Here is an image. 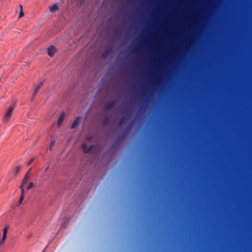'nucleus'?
<instances>
[{
    "mask_svg": "<svg viewBox=\"0 0 252 252\" xmlns=\"http://www.w3.org/2000/svg\"><path fill=\"white\" fill-rule=\"evenodd\" d=\"M112 48H107L106 51H105L106 54H108L111 53L112 52Z\"/></svg>",
    "mask_w": 252,
    "mask_h": 252,
    "instance_id": "nucleus-17",
    "label": "nucleus"
},
{
    "mask_svg": "<svg viewBox=\"0 0 252 252\" xmlns=\"http://www.w3.org/2000/svg\"><path fill=\"white\" fill-rule=\"evenodd\" d=\"M33 186H34V184L32 183H31L30 184V185L28 186L27 189L29 190V189H31L33 187Z\"/></svg>",
    "mask_w": 252,
    "mask_h": 252,
    "instance_id": "nucleus-19",
    "label": "nucleus"
},
{
    "mask_svg": "<svg viewBox=\"0 0 252 252\" xmlns=\"http://www.w3.org/2000/svg\"><path fill=\"white\" fill-rule=\"evenodd\" d=\"M15 108V106L14 105H11L8 108V109L6 111L3 117V121L4 122H8L9 119L11 118V115L12 114L13 111Z\"/></svg>",
    "mask_w": 252,
    "mask_h": 252,
    "instance_id": "nucleus-1",
    "label": "nucleus"
},
{
    "mask_svg": "<svg viewBox=\"0 0 252 252\" xmlns=\"http://www.w3.org/2000/svg\"><path fill=\"white\" fill-rule=\"evenodd\" d=\"M56 52V48L53 45L51 46L47 49V53L50 57H52Z\"/></svg>",
    "mask_w": 252,
    "mask_h": 252,
    "instance_id": "nucleus-5",
    "label": "nucleus"
},
{
    "mask_svg": "<svg viewBox=\"0 0 252 252\" xmlns=\"http://www.w3.org/2000/svg\"><path fill=\"white\" fill-rule=\"evenodd\" d=\"M43 82H44V80L42 79H40L39 80V81L37 83V84L36 85H34V86H33L34 87V92H33V94H32V100L34 98V96L37 93L39 90L43 86Z\"/></svg>",
    "mask_w": 252,
    "mask_h": 252,
    "instance_id": "nucleus-2",
    "label": "nucleus"
},
{
    "mask_svg": "<svg viewBox=\"0 0 252 252\" xmlns=\"http://www.w3.org/2000/svg\"><path fill=\"white\" fill-rule=\"evenodd\" d=\"M81 121V117H78L74 120L73 124L71 125L70 128L71 129H74L79 126Z\"/></svg>",
    "mask_w": 252,
    "mask_h": 252,
    "instance_id": "nucleus-6",
    "label": "nucleus"
},
{
    "mask_svg": "<svg viewBox=\"0 0 252 252\" xmlns=\"http://www.w3.org/2000/svg\"><path fill=\"white\" fill-rule=\"evenodd\" d=\"M34 158H32V159H31L29 161V164H30L32 163V162L34 161Z\"/></svg>",
    "mask_w": 252,
    "mask_h": 252,
    "instance_id": "nucleus-20",
    "label": "nucleus"
},
{
    "mask_svg": "<svg viewBox=\"0 0 252 252\" xmlns=\"http://www.w3.org/2000/svg\"><path fill=\"white\" fill-rule=\"evenodd\" d=\"M55 143V140H53L51 141V142L50 143V147H49L50 150H52V147L54 145Z\"/></svg>",
    "mask_w": 252,
    "mask_h": 252,
    "instance_id": "nucleus-18",
    "label": "nucleus"
},
{
    "mask_svg": "<svg viewBox=\"0 0 252 252\" xmlns=\"http://www.w3.org/2000/svg\"><path fill=\"white\" fill-rule=\"evenodd\" d=\"M64 116H65V113L64 112H62L61 114L60 117L58 120V122H57V126L58 127H59L60 126L62 123L63 122L64 117Z\"/></svg>",
    "mask_w": 252,
    "mask_h": 252,
    "instance_id": "nucleus-8",
    "label": "nucleus"
},
{
    "mask_svg": "<svg viewBox=\"0 0 252 252\" xmlns=\"http://www.w3.org/2000/svg\"><path fill=\"white\" fill-rule=\"evenodd\" d=\"M94 147V145H92L90 148L88 149L87 144L84 143L82 144L81 149L85 153H88L91 152V150Z\"/></svg>",
    "mask_w": 252,
    "mask_h": 252,
    "instance_id": "nucleus-4",
    "label": "nucleus"
},
{
    "mask_svg": "<svg viewBox=\"0 0 252 252\" xmlns=\"http://www.w3.org/2000/svg\"><path fill=\"white\" fill-rule=\"evenodd\" d=\"M24 199V189H22V190H21V194L20 195V199H19V204H21L22 203Z\"/></svg>",
    "mask_w": 252,
    "mask_h": 252,
    "instance_id": "nucleus-12",
    "label": "nucleus"
},
{
    "mask_svg": "<svg viewBox=\"0 0 252 252\" xmlns=\"http://www.w3.org/2000/svg\"><path fill=\"white\" fill-rule=\"evenodd\" d=\"M20 7L21 10H20V14L19 15V18H20L24 16V13L23 12V6L21 5H20Z\"/></svg>",
    "mask_w": 252,
    "mask_h": 252,
    "instance_id": "nucleus-14",
    "label": "nucleus"
},
{
    "mask_svg": "<svg viewBox=\"0 0 252 252\" xmlns=\"http://www.w3.org/2000/svg\"><path fill=\"white\" fill-rule=\"evenodd\" d=\"M29 178L28 177L27 174L25 176L24 178H23L22 180V183L20 187V189H21V190L22 189H23L25 185L27 183V181H28Z\"/></svg>",
    "mask_w": 252,
    "mask_h": 252,
    "instance_id": "nucleus-9",
    "label": "nucleus"
},
{
    "mask_svg": "<svg viewBox=\"0 0 252 252\" xmlns=\"http://www.w3.org/2000/svg\"><path fill=\"white\" fill-rule=\"evenodd\" d=\"M9 229V226H6L3 229V233L7 234L8 232V230Z\"/></svg>",
    "mask_w": 252,
    "mask_h": 252,
    "instance_id": "nucleus-16",
    "label": "nucleus"
},
{
    "mask_svg": "<svg viewBox=\"0 0 252 252\" xmlns=\"http://www.w3.org/2000/svg\"><path fill=\"white\" fill-rule=\"evenodd\" d=\"M125 118L123 117H121L120 119V121H119V126H121L125 122Z\"/></svg>",
    "mask_w": 252,
    "mask_h": 252,
    "instance_id": "nucleus-13",
    "label": "nucleus"
},
{
    "mask_svg": "<svg viewBox=\"0 0 252 252\" xmlns=\"http://www.w3.org/2000/svg\"><path fill=\"white\" fill-rule=\"evenodd\" d=\"M7 237V234L3 233L2 238L0 240V247L4 244Z\"/></svg>",
    "mask_w": 252,
    "mask_h": 252,
    "instance_id": "nucleus-10",
    "label": "nucleus"
},
{
    "mask_svg": "<svg viewBox=\"0 0 252 252\" xmlns=\"http://www.w3.org/2000/svg\"><path fill=\"white\" fill-rule=\"evenodd\" d=\"M21 169V166H18L17 167L16 169L15 170V176H16L19 173Z\"/></svg>",
    "mask_w": 252,
    "mask_h": 252,
    "instance_id": "nucleus-15",
    "label": "nucleus"
},
{
    "mask_svg": "<svg viewBox=\"0 0 252 252\" xmlns=\"http://www.w3.org/2000/svg\"><path fill=\"white\" fill-rule=\"evenodd\" d=\"M58 9V7L57 4H54L50 7V11L51 12L53 13Z\"/></svg>",
    "mask_w": 252,
    "mask_h": 252,
    "instance_id": "nucleus-11",
    "label": "nucleus"
},
{
    "mask_svg": "<svg viewBox=\"0 0 252 252\" xmlns=\"http://www.w3.org/2000/svg\"><path fill=\"white\" fill-rule=\"evenodd\" d=\"M115 104V101L114 100H112L106 104L104 107V109L106 110L111 109L114 107Z\"/></svg>",
    "mask_w": 252,
    "mask_h": 252,
    "instance_id": "nucleus-7",
    "label": "nucleus"
},
{
    "mask_svg": "<svg viewBox=\"0 0 252 252\" xmlns=\"http://www.w3.org/2000/svg\"><path fill=\"white\" fill-rule=\"evenodd\" d=\"M43 82H44V80L42 79H40L39 80V81L37 83V84L36 85H34V86H33L34 87V92H33V94H32V100L34 98V96L37 93L39 90L43 86Z\"/></svg>",
    "mask_w": 252,
    "mask_h": 252,
    "instance_id": "nucleus-3",
    "label": "nucleus"
}]
</instances>
